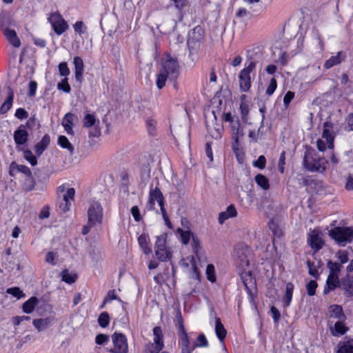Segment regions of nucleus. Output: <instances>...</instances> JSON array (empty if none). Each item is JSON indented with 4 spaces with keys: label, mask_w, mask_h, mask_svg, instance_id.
Instances as JSON below:
<instances>
[{
    "label": "nucleus",
    "mask_w": 353,
    "mask_h": 353,
    "mask_svg": "<svg viewBox=\"0 0 353 353\" xmlns=\"http://www.w3.org/2000/svg\"><path fill=\"white\" fill-rule=\"evenodd\" d=\"M270 312L272 314V317L274 320V322L275 323H278V322L281 318V314H280V312L279 311V310L276 307L272 306L270 307Z\"/></svg>",
    "instance_id": "59"
},
{
    "label": "nucleus",
    "mask_w": 353,
    "mask_h": 353,
    "mask_svg": "<svg viewBox=\"0 0 353 353\" xmlns=\"http://www.w3.org/2000/svg\"><path fill=\"white\" fill-rule=\"evenodd\" d=\"M28 133L23 125L14 132V140L17 145H23L28 141Z\"/></svg>",
    "instance_id": "19"
},
{
    "label": "nucleus",
    "mask_w": 353,
    "mask_h": 353,
    "mask_svg": "<svg viewBox=\"0 0 353 353\" xmlns=\"http://www.w3.org/2000/svg\"><path fill=\"white\" fill-rule=\"evenodd\" d=\"M330 317L338 319L339 321H344L345 316L343 313V308L339 305H332L329 308Z\"/></svg>",
    "instance_id": "22"
},
{
    "label": "nucleus",
    "mask_w": 353,
    "mask_h": 353,
    "mask_svg": "<svg viewBox=\"0 0 353 353\" xmlns=\"http://www.w3.org/2000/svg\"><path fill=\"white\" fill-rule=\"evenodd\" d=\"M58 144L62 148L68 150L70 154L73 153L74 148L66 137L63 135L59 136L58 138Z\"/></svg>",
    "instance_id": "33"
},
{
    "label": "nucleus",
    "mask_w": 353,
    "mask_h": 353,
    "mask_svg": "<svg viewBox=\"0 0 353 353\" xmlns=\"http://www.w3.org/2000/svg\"><path fill=\"white\" fill-rule=\"evenodd\" d=\"M57 88L59 90H63L65 93H70L71 91L70 85L68 83V79L63 78L61 82L57 85Z\"/></svg>",
    "instance_id": "44"
},
{
    "label": "nucleus",
    "mask_w": 353,
    "mask_h": 353,
    "mask_svg": "<svg viewBox=\"0 0 353 353\" xmlns=\"http://www.w3.org/2000/svg\"><path fill=\"white\" fill-rule=\"evenodd\" d=\"M276 87L277 83L276 79L274 78H272L270 81L269 85L266 89V94L269 96L272 95L276 90Z\"/></svg>",
    "instance_id": "56"
},
{
    "label": "nucleus",
    "mask_w": 353,
    "mask_h": 353,
    "mask_svg": "<svg viewBox=\"0 0 353 353\" xmlns=\"http://www.w3.org/2000/svg\"><path fill=\"white\" fill-rule=\"evenodd\" d=\"M162 349V347L153 342L145 345V351L146 353H159Z\"/></svg>",
    "instance_id": "39"
},
{
    "label": "nucleus",
    "mask_w": 353,
    "mask_h": 353,
    "mask_svg": "<svg viewBox=\"0 0 353 353\" xmlns=\"http://www.w3.org/2000/svg\"><path fill=\"white\" fill-rule=\"evenodd\" d=\"M306 263L308 268L309 274L315 279H318L319 276V268L320 267L321 261L318 263V265H316L314 262L310 260L307 261Z\"/></svg>",
    "instance_id": "31"
},
{
    "label": "nucleus",
    "mask_w": 353,
    "mask_h": 353,
    "mask_svg": "<svg viewBox=\"0 0 353 353\" xmlns=\"http://www.w3.org/2000/svg\"><path fill=\"white\" fill-rule=\"evenodd\" d=\"M307 243L314 252H317L321 250L324 244L319 232L316 230H314L309 233Z\"/></svg>",
    "instance_id": "12"
},
{
    "label": "nucleus",
    "mask_w": 353,
    "mask_h": 353,
    "mask_svg": "<svg viewBox=\"0 0 353 353\" xmlns=\"http://www.w3.org/2000/svg\"><path fill=\"white\" fill-rule=\"evenodd\" d=\"M294 288V285L290 282L286 284L285 292L282 299L283 304L285 307H288L290 305Z\"/></svg>",
    "instance_id": "21"
},
{
    "label": "nucleus",
    "mask_w": 353,
    "mask_h": 353,
    "mask_svg": "<svg viewBox=\"0 0 353 353\" xmlns=\"http://www.w3.org/2000/svg\"><path fill=\"white\" fill-rule=\"evenodd\" d=\"M39 303V300L37 297L32 296L26 301L23 305V311L25 313L30 314L34 309V307Z\"/></svg>",
    "instance_id": "27"
},
{
    "label": "nucleus",
    "mask_w": 353,
    "mask_h": 353,
    "mask_svg": "<svg viewBox=\"0 0 353 353\" xmlns=\"http://www.w3.org/2000/svg\"><path fill=\"white\" fill-rule=\"evenodd\" d=\"M348 328L341 322V321H337L334 324V329L332 330V333L334 336L343 335L346 333Z\"/></svg>",
    "instance_id": "32"
},
{
    "label": "nucleus",
    "mask_w": 353,
    "mask_h": 353,
    "mask_svg": "<svg viewBox=\"0 0 353 353\" xmlns=\"http://www.w3.org/2000/svg\"><path fill=\"white\" fill-rule=\"evenodd\" d=\"M23 157L28 161L30 162V163L32 166L37 165V158L34 155H33L32 152L30 150H25L23 152Z\"/></svg>",
    "instance_id": "49"
},
{
    "label": "nucleus",
    "mask_w": 353,
    "mask_h": 353,
    "mask_svg": "<svg viewBox=\"0 0 353 353\" xmlns=\"http://www.w3.org/2000/svg\"><path fill=\"white\" fill-rule=\"evenodd\" d=\"M203 30L201 27L196 26L188 34L187 44L192 50L198 48L203 40Z\"/></svg>",
    "instance_id": "10"
},
{
    "label": "nucleus",
    "mask_w": 353,
    "mask_h": 353,
    "mask_svg": "<svg viewBox=\"0 0 353 353\" xmlns=\"http://www.w3.org/2000/svg\"><path fill=\"white\" fill-rule=\"evenodd\" d=\"M109 341V337L108 335L104 334H99L97 335L95 338V342L98 345H103Z\"/></svg>",
    "instance_id": "62"
},
{
    "label": "nucleus",
    "mask_w": 353,
    "mask_h": 353,
    "mask_svg": "<svg viewBox=\"0 0 353 353\" xmlns=\"http://www.w3.org/2000/svg\"><path fill=\"white\" fill-rule=\"evenodd\" d=\"M215 332L219 340L221 342L223 341L226 336L227 331L222 324L220 318H215Z\"/></svg>",
    "instance_id": "23"
},
{
    "label": "nucleus",
    "mask_w": 353,
    "mask_h": 353,
    "mask_svg": "<svg viewBox=\"0 0 353 353\" xmlns=\"http://www.w3.org/2000/svg\"><path fill=\"white\" fill-rule=\"evenodd\" d=\"M237 214L236 210L233 205L228 206L225 211L222 212L219 216V222L223 224L227 219L236 216Z\"/></svg>",
    "instance_id": "20"
},
{
    "label": "nucleus",
    "mask_w": 353,
    "mask_h": 353,
    "mask_svg": "<svg viewBox=\"0 0 353 353\" xmlns=\"http://www.w3.org/2000/svg\"><path fill=\"white\" fill-rule=\"evenodd\" d=\"M255 181L256 184L263 190H268L270 188L268 178L261 174H258L255 176Z\"/></svg>",
    "instance_id": "34"
},
{
    "label": "nucleus",
    "mask_w": 353,
    "mask_h": 353,
    "mask_svg": "<svg viewBox=\"0 0 353 353\" xmlns=\"http://www.w3.org/2000/svg\"><path fill=\"white\" fill-rule=\"evenodd\" d=\"M98 323L102 327H106L110 323V316L106 312H102L99 318Z\"/></svg>",
    "instance_id": "40"
},
{
    "label": "nucleus",
    "mask_w": 353,
    "mask_h": 353,
    "mask_svg": "<svg viewBox=\"0 0 353 353\" xmlns=\"http://www.w3.org/2000/svg\"><path fill=\"white\" fill-rule=\"evenodd\" d=\"M179 232H181V237L183 243L188 244L190 240L191 236H192L193 234H192L188 231H183L182 230L179 229Z\"/></svg>",
    "instance_id": "61"
},
{
    "label": "nucleus",
    "mask_w": 353,
    "mask_h": 353,
    "mask_svg": "<svg viewBox=\"0 0 353 353\" xmlns=\"http://www.w3.org/2000/svg\"><path fill=\"white\" fill-rule=\"evenodd\" d=\"M61 276L62 280L69 284L74 283L77 279V276L75 274L69 272L68 270H63Z\"/></svg>",
    "instance_id": "36"
},
{
    "label": "nucleus",
    "mask_w": 353,
    "mask_h": 353,
    "mask_svg": "<svg viewBox=\"0 0 353 353\" xmlns=\"http://www.w3.org/2000/svg\"><path fill=\"white\" fill-rule=\"evenodd\" d=\"M155 201H157L159 204H162L164 201V198L162 192H161L159 188L156 186L153 188V184L150 185V190L149 194V205L150 208H153Z\"/></svg>",
    "instance_id": "13"
},
{
    "label": "nucleus",
    "mask_w": 353,
    "mask_h": 353,
    "mask_svg": "<svg viewBox=\"0 0 353 353\" xmlns=\"http://www.w3.org/2000/svg\"><path fill=\"white\" fill-rule=\"evenodd\" d=\"M48 19L54 31L58 35L62 34L69 28L68 23L57 12L51 13Z\"/></svg>",
    "instance_id": "6"
},
{
    "label": "nucleus",
    "mask_w": 353,
    "mask_h": 353,
    "mask_svg": "<svg viewBox=\"0 0 353 353\" xmlns=\"http://www.w3.org/2000/svg\"><path fill=\"white\" fill-rule=\"evenodd\" d=\"M336 256L339 261V263H341L342 265L344 263H346L348 261V255L347 252L346 250H340L336 254Z\"/></svg>",
    "instance_id": "50"
},
{
    "label": "nucleus",
    "mask_w": 353,
    "mask_h": 353,
    "mask_svg": "<svg viewBox=\"0 0 353 353\" xmlns=\"http://www.w3.org/2000/svg\"><path fill=\"white\" fill-rule=\"evenodd\" d=\"M50 142V137L48 134H45L39 141L35 145V152L37 155H41L43 151L47 148L48 145Z\"/></svg>",
    "instance_id": "24"
},
{
    "label": "nucleus",
    "mask_w": 353,
    "mask_h": 353,
    "mask_svg": "<svg viewBox=\"0 0 353 353\" xmlns=\"http://www.w3.org/2000/svg\"><path fill=\"white\" fill-rule=\"evenodd\" d=\"M32 323L39 332H41L48 326L50 321L48 319H37Z\"/></svg>",
    "instance_id": "35"
},
{
    "label": "nucleus",
    "mask_w": 353,
    "mask_h": 353,
    "mask_svg": "<svg viewBox=\"0 0 353 353\" xmlns=\"http://www.w3.org/2000/svg\"><path fill=\"white\" fill-rule=\"evenodd\" d=\"M166 234H163L157 237L155 243V250L162 248H166Z\"/></svg>",
    "instance_id": "45"
},
{
    "label": "nucleus",
    "mask_w": 353,
    "mask_h": 353,
    "mask_svg": "<svg viewBox=\"0 0 353 353\" xmlns=\"http://www.w3.org/2000/svg\"><path fill=\"white\" fill-rule=\"evenodd\" d=\"M318 286L316 281L312 280L306 285L307 293L309 296H312L315 294L316 289Z\"/></svg>",
    "instance_id": "48"
},
{
    "label": "nucleus",
    "mask_w": 353,
    "mask_h": 353,
    "mask_svg": "<svg viewBox=\"0 0 353 353\" xmlns=\"http://www.w3.org/2000/svg\"><path fill=\"white\" fill-rule=\"evenodd\" d=\"M334 124L330 121L323 123L322 139L317 141V148L319 151L323 152L326 148L332 150L334 148Z\"/></svg>",
    "instance_id": "4"
},
{
    "label": "nucleus",
    "mask_w": 353,
    "mask_h": 353,
    "mask_svg": "<svg viewBox=\"0 0 353 353\" xmlns=\"http://www.w3.org/2000/svg\"><path fill=\"white\" fill-rule=\"evenodd\" d=\"M340 288L344 291L343 294L347 297L353 296V276L347 274L341 279Z\"/></svg>",
    "instance_id": "14"
},
{
    "label": "nucleus",
    "mask_w": 353,
    "mask_h": 353,
    "mask_svg": "<svg viewBox=\"0 0 353 353\" xmlns=\"http://www.w3.org/2000/svg\"><path fill=\"white\" fill-rule=\"evenodd\" d=\"M14 93L12 90L9 92L8 97L0 108V114H6L11 108L13 103Z\"/></svg>",
    "instance_id": "30"
},
{
    "label": "nucleus",
    "mask_w": 353,
    "mask_h": 353,
    "mask_svg": "<svg viewBox=\"0 0 353 353\" xmlns=\"http://www.w3.org/2000/svg\"><path fill=\"white\" fill-rule=\"evenodd\" d=\"M74 30L79 34H83L86 30V27L84 26L83 21H77L74 26Z\"/></svg>",
    "instance_id": "58"
},
{
    "label": "nucleus",
    "mask_w": 353,
    "mask_h": 353,
    "mask_svg": "<svg viewBox=\"0 0 353 353\" xmlns=\"http://www.w3.org/2000/svg\"><path fill=\"white\" fill-rule=\"evenodd\" d=\"M2 30L10 43H11L14 48L20 47V39L17 37V34L14 30H11L8 28H3Z\"/></svg>",
    "instance_id": "18"
},
{
    "label": "nucleus",
    "mask_w": 353,
    "mask_h": 353,
    "mask_svg": "<svg viewBox=\"0 0 353 353\" xmlns=\"http://www.w3.org/2000/svg\"><path fill=\"white\" fill-rule=\"evenodd\" d=\"M114 348L110 350L112 353H127L128 345L125 336L121 333H114L112 336Z\"/></svg>",
    "instance_id": "8"
},
{
    "label": "nucleus",
    "mask_w": 353,
    "mask_h": 353,
    "mask_svg": "<svg viewBox=\"0 0 353 353\" xmlns=\"http://www.w3.org/2000/svg\"><path fill=\"white\" fill-rule=\"evenodd\" d=\"M75 194V190L72 188H69L67 192L63 194V201L70 202L72 200Z\"/></svg>",
    "instance_id": "63"
},
{
    "label": "nucleus",
    "mask_w": 353,
    "mask_h": 353,
    "mask_svg": "<svg viewBox=\"0 0 353 353\" xmlns=\"http://www.w3.org/2000/svg\"><path fill=\"white\" fill-rule=\"evenodd\" d=\"M35 181L33 176L31 175L27 176L24 181V188L26 190L30 191L34 189Z\"/></svg>",
    "instance_id": "51"
},
{
    "label": "nucleus",
    "mask_w": 353,
    "mask_h": 353,
    "mask_svg": "<svg viewBox=\"0 0 353 353\" xmlns=\"http://www.w3.org/2000/svg\"><path fill=\"white\" fill-rule=\"evenodd\" d=\"M74 117V116L73 114L68 113L65 115L62 121V125H63L65 130L67 132L68 134H73L72 122Z\"/></svg>",
    "instance_id": "25"
},
{
    "label": "nucleus",
    "mask_w": 353,
    "mask_h": 353,
    "mask_svg": "<svg viewBox=\"0 0 353 353\" xmlns=\"http://www.w3.org/2000/svg\"><path fill=\"white\" fill-rule=\"evenodd\" d=\"M155 254L159 260L161 261H165L171 257V253L167 250V248L156 250Z\"/></svg>",
    "instance_id": "37"
},
{
    "label": "nucleus",
    "mask_w": 353,
    "mask_h": 353,
    "mask_svg": "<svg viewBox=\"0 0 353 353\" xmlns=\"http://www.w3.org/2000/svg\"><path fill=\"white\" fill-rule=\"evenodd\" d=\"M345 53L342 51H339L335 56H332L330 59L326 60L323 66L325 69H330L342 63L345 61Z\"/></svg>",
    "instance_id": "15"
},
{
    "label": "nucleus",
    "mask_w": 353,
    "mask_h": 353,
    "mask_svg": "<svg viewBox=\"0 0 353 353\" xmlns=\"http://www.w3.org/2000/svg\"><path fill=\"white\" fill-rule=\"evenodd\" d=\"M73 63L74 65L75 79L77 81L81 83L83 81V72L84 70L83 59L80 57H74Z\"/></svg>",
    "instance_id": "17"
},
{
    "label": "nucleus",
    "mask_w": 353,
    "mask_h": 353,
    "mask_svg": "<svg viewBox=\"0 0 353 353\" xmlns=\"http://www.w3.org/2000/svg\"><path fill=\"white\" fill-rule=\"evenodd\" d=\"M59 72L61 76L68 78L70 71L66 62H61L59 64Z\"/></svg>",
    "instance_id": "47"
},
{
    "label": "nucleus",
    "mask_w": 353,
    "mask_h": 353,
    "mask_svg": "<svg viewBox=\"0 0 353 353\" xmlns=\"http://www.w3.org/2000/svg\"><path fill=\"white\" fill-rule=\"evenodd\" d=\"M88 222L90 225L101 223L103 219V209L98 202H93L88 210Z\"/></svg>",
    "instance_id": "7"
},
{
    "label": "nucleus",
    "mask_w": 353,
    "mask_h": 353,
    "mask_svg": "<svg viewBox=\"0 0 353 353\" xmlns=\"http://www.w3.org/2000/svg\"><path fill=\"white\" fill-rule=\"evenodd\" d=\"M254 70L253 64L251 63L250 66H246L239 72V81L240 89L242 92H248L250 90L251 87L250 73Z\"/></svg>",
    "instance_id": "9"
},
{
    "label": "nucleus",
    "mask_w": 353,
    "mask_h": 353,
    "mask_svg": "<svg viewBox=\"0 0 353 353\" xmlns=\"http://www.w3.org/2000/svg\"><path fill=\"white\" fill-rule=\"evenodd\" d=\"M153 335L154 339L153 341L154 343L158 344L161 347L163 348L164 344H163V335L161 330V328L159 326H156L153 328Z\"/></svg>",
    "instance_id": "29"
},
{
    "label": "nucleus",
    "mask_w": 353,
    "mask_h": 353,
    "mask_svg": "<svg viewBox=\"0 0 353 353\" xmlns=\"http://www.w3.org/2000/svg\"><path fill=\"white\" fill-rule=\"evenodd\" d=\"M262 51L259 47L252 48L246 51V66L253 64V70H255L256 63L262 59Z\"/></svg>",
    "instance_id": "11"
},
{
    "label": "nucleus",
    "mask_w": 353,
    "mask_h": 353,
    "mask_svg": "<svg viewBox=\"0 0 353 353\" xmlns=\"http://www.w3.org/2000/svg\"><path fill=\"white\" fill-rule=\"evenodd\" d=\"M266 159L263 155L259 157L256 161L253 162V165L260 169H263L265 167Z\"/></svg>",
    "instance_id": "57"
},
{
    "label": "nucleus",
    "mask_w": 353,
    "mask_h": 353,
    "mask_svg": "<svg viewBox=\"0 0 353 353\" xmlns=\"http://www.w3.org/2000/svg\"><path fill=\"white\" fill-rule=\"evenodd\" d=\"M328 161L319 157L314 151L307 150L303 158V165L310 172H323Z\"/></svg>",
    "instance_id": "2"
},
{
    "label": "nucleus",
    "mask_w": 353,
    "mask_h": 353,
    "mask_svg": "<svg viewBox=\"0 0 353 353\" xmlns=\"http://www.w3.org/2000/svg\"><path fill=\"white\" fill-rule=\"evenodd\" d=\"M192 248L193 252L195 254H197L199 250L201 249L200 241L196 236H195L194 235H192Z\"/></svg>",
    "instance_id": "60"
},
{
    "label": "nucleus",
    "mask_w": 353,
    "mask_h": 353,
    "mask_svg": "<svg viewBox=\"0 0 353 353\" xmlns=\"http://www.w3.org/2000/svg\"><path fill=\"white\" fill-rule=\"evenodd\" d=\"M250 254L251 251L248 246L238 245L234 252L236 266L241 270H245L250 263Z\"/></svg>",
    "instance_id": "5"
},
{
    "label": "nucleus",
    "mask_w": 353,
    "mask_h": 353,
    "mask_svg": "<svg viewBox=\"0 0 353 353\" xmlns=\"http://www.w3.org/2000/svg\"><path fill=\"white\" fill-rule=\"evenodd\" d=\"M95 117L93 114H87L83 119V125L86 128L94 125L95 123Z\"/></svg>",
    "instance_id": "55"
},
{
    "label": "nucleus",
    "mask_w": 353,
    "mask_h": 353,
    "mask_svg": "<svg viewBox=\"0 0 353 353\" xmlns=\"http://www.w3.org/2000/svg\"><path fill=\"white\" fill-rule=\"evenodd\" d=\"M6 292L9 294H12V296L18 299L24 296V294L23 293V292L17 287L8 288Z\"/></svg>",
    "instance_id": "54"
},
{
    "label": "nucleus",
    "mask_w": 353,
    "mask_h": 353,
    "mask_svg": "<svg viewBox=\"0 0 353 353\" xmlns=\"http://www.w3.org/2000/svg\"><path fill=\"white\" fill-rule=\"evenodd\" d=\"M233 139L238 143L240 137L243 136V129L240 126V123L236 122L232 125Z\"/></svg>",
    "instance_id": "38"
},
{
    "label": "nucleus",
    "mask_w": 353,
    "mask_h": 353,
    "mask_svg": "<svg viewBox=\"0 0 353 353\" xmlns=\"http://www.w3.org/2000/svg\"><path fill=\"white\" fill-rule=\"evenodd\" d=\"M327 267L330 270L329 275L339 276L343 265L339 262H333L330 260L327 263Z\"/></svg>",
    "instance_id": "28"
},
{
    "label": "nucleus",
    "mask_w": 353,
    "mask_h": 353,
    "mask_svg": "<svg viewBox=\"0 0 353 353\" xmlns=\"http://www.w3.org/2000/svg\"><path fill=\"white\" fill-rule=\"evenodd\" d=\"M194 345L195 347H208V342L205 336L203 334H200Z\"/></svg>",
    "instance_id": "53"
},
{
    "label": "nucleus",
    "mask_w": 353,
    "mask_h": 353,
    "mask_svg": "<svg viewBox=\"0 0 353 353\" xmlns=\"http://www.w3.org/2000/svg\"><path fill=\"white\" fill-rule=\"evenodd\" d=\"M240 110L242 120L245 122L247 121L249 114V104L245 101H242L240 105Z\"/></svg>",
    "instance_id": "41"
},
{
    "label": "nucleus",
    "mask_w": 353,
    "mask_h": 353,
    "mask_svg": "<svg viewBox=\"0 0 353 353\" xmlns=\"http://www.w3.org/2000/svg\"><path fill=\"white\" fill-rule=\"evenodd\" d=\"M179 74V67L177 61L168 55L161 62V68L157 74L156 84L161 90L165 85L168 79L175 80Z\"/></svg>",
    "instance_id": "1"
},
{
    "label": "nucleus",
    "mask_w": 353,
    "mask_h": 353,
    "mask_svg": "<svg viewBox=\"0 0 353 353\" xmlns=\"http://www.w3.org/2000/svg\"><path fill=\"white\" fill-rule=\"evenodd\" d=\"M207 279L212 283L216 281L215 268L212 264H208L206 268Z\"/></svg>",
    "instance_id": "42"
},
{
    "label": "nucleus",
    "mask_w": 353,
    "mask_h": 353,
    "mask_svg": "<svg viewBox=\"0 0 353 353\" xmlns=\"http://www.w3.org/2000/svg\"><path fill=\"white\" fill-rule=\"evenodd\" d=\"M337 353H353V345L350 342L339 345Z\"/></svg>",
    "instance_id": "46"
},
{
    "label": "nucleus",
    "mask_w": 353,
    "mask_h": 353,
    "mask_svg": "<svg viewBox=\"0 0 353 353\" xmlns=\"http://www.w3.org/2000/svg\"><path fill=\"white\" fill-rule=\"evenodd\" d=\"M180 344L181 347L192 346L186 331L179 332Z\"/></svg>",
    "instance_id": "52"
},
{
    "label": "nucleus",
    "mask_w": 353,
    "mask_h": 353,
    "mask_svg": "<svg viewBox=\"0 0 353 353\" xmlns=\"http://www.w3.org/2000/svg\"><path fill=\"white\" fill-rule=\"evenodd\" d=\"M240 276L243 283L245 286L247 288L249 283H252V274L250 271H246L245 270H242V272L240 273Z\"/></svg>",
    "instance_id": "43"
},
{
    "label": "nucleus",
    "mask_w": 353,
    "mask_h": 353,
    "mask_svg": "<svg viewBox=\"0 0 353 353\" xmlns=\"http://www.w3.org/2000/svg\"><path fill=\"white\" fill-rule=\"evenodd\" d=\"M329 236L339 245L345 246L353 240V228L350 227H335L329 231Z\"/></svg>",
    "instance_id": "3"
},
{
    "label": "nucleus",
    "mask_w": 353,
    "mask_h": 353,
    "mask_svg": "<svg viewBox=\"0 0 353 353\" xmlns=\"http://www.w3.org/2000/svg\"><path fill=\"white\" fill-rule=\"evenodd\" d=\"M340 285L341 281H339V276L328 275L325 285L324 287L323 294H329L330 292L334 290L336 288H340Z\"/></svg>",
    "instance_id": "16"
},
{
    "label": "nucleus",
    "mask_w": 353,
    "mask_h": 353,
    "mask_svg": "<svg viewBox=\"0 0 353 353\" xmlns=\"http://www.w3.org/2000/svg\"><path fill=\"white\" fill-rule=\"evenodd\" d=\"M149 237L145 234H141L138 238L139 245L145 254H148L152 252V249L149 246Z\"/></svg>",
    "instance_id": "26"
},
{
    "label": "nucleus",
    "mask_w": 353,
    "mask_h": 353,
    "mask_svg": "<svg viewBox=\"0 0 353 353\" xmlns=\"http://www.w3.org/2000/svg\"><path fill=\"white\" fill-rule=\"evenodd\" d=\"M294 92H292L291 91L287 92V93L285 94L284 98H283V103H284V105L285 108H287L289 105L290 103L294 99Z\"/></svg>",
    "instance_id": "64"
}]
</instances>
